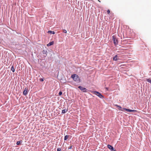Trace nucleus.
Listing matches in <instances>:
<instances>
[{"label": "nucleus", "instance_id": "nucleus-1", "mask_svg": "<svg viewBox=\"0 0 151 151\" xmlns=\"http://www.w3.org/2000/svg\"><path fill=\"white\" fill-rule=\"evenodd\" d=\"M71 78H72L73 80L75 82H81V79L76 74H73L71 75Z\"/></svg>", "mask_w": 151, "mask_h": 151}, {"label": "nucleus", "instance_id": "nucleus-2", "mask_svg": "<svg viewBox=\"0 0 151 151\" xmlns=\"http://www.w3.org/2000/svg\"><path fill=\"white\" fill-rule=\"evenodd\" d=\"M92 92L94 94L98 96L101 99H102L104 98V96L102 95L101 93L99 92L96 91H92Z\"/></svg>", "mask_w": 151, "mask_h": 151}, {"label": "nucleus", "instance_id": "nucleus-3", "mask_svg": "<svg viewBox=\"0 0 151 151\" xmlns=\"http://www.w3.org/2000/svg\"><path fill=\"white\" fill-rule=\"evenodd\" d=\"M112 40L115 45L116 46L118 44V41L117 38L115 35H114L113 36Z\"/></svg>", "mask_w": 151, "mask_h": 151}, {"label": "nucleus", "instance_id": "nucleus-4", "mask_svg": "<svg viewBox=\"0 0 151 151\" xmlns=\"http://www.w3.org/2000/svg\"><path fill=\"white\" fill-rule=\"evenodd\" d=\"M78 88L81 90L82 91L84 92H87V91H88V90L86 88H84L83 87L81 86H78Z\"/></svg>", "mask_w": 151, "mask_h": 151}, {"label": "nucleus", "instance_id": "nucleus-5", "mask_svg": "<svg viewBox=\"0 0 151 151\" xmlns=\"http://www.w3.org/2000/svg\"><path fill=\"white\" fill-rule=\"evenodd\" d=\"M123 109H124V110H125V111H127V112H132L136 111V110H131V109H128L125 108H123Z\"/></svg>", "mask_w": 151, "mask_h": 151}, {"label": "nucleus", "instance_id": "nucleus-6", "mask_svg": "<svg viewBox=\"0 0 151 151\" xmlns=\"http://www.w3.org/2000/svg\"><path fill=\"white\" fill-rule=\"evenodd\" d=\"M28 89L26 87L24 90V91L23 92V94L24 95L26 96V95L28 92Z\"/></svg>", "mask_w": 151, "mask_h": 151}, {"label": "nucleus", "instance_id": "nucleus-7", "mask_svg": "<svg viewBox=\"0 0 151 151\" xmlns=\"http://www.w3.org/2000/svg\"><path fill=\"white\" fill-rule=\"evenodd\" d=\"M107 147L110 149L111 151L114 150V147L110 145H107Z\"/></svg>", "mask_w": 151, "mask_h": 151}, {"label": "nucleus", "instance_id": "nucleus-8", "mask_svg": "<svg viewBox=\"0 0 151 151\" xmlns=\"http://www.w3.org/2000/svg\"><path fill=\"white\" fill-rule=\"evenodd\" d=\"M118 56L117 55L114 56L113 58V60L114 61H117L119 60V58H117Z\"/></svg>", "mask_w": 151, "mask_h": 151}, {"label": "nucleus", "instance_id": "nucleus-9", "mask_svg": "<svg viewBox=\"0 0 151 151\" xmlns=\"http://www.w3.org/2000/svg\"><path fill=\"white\" fill-rule=\"evenodd\" d=\"M115 106L119 108L118 109L119 110L122 111H124V109H123V108H122L120 106L117 105H115Z\"/></svg>", "mask_w": 151, "mask_h": 151}, {"label": "nucleus", "instance_id": "nucleus-10", "mask_svg": "<svg viewBox=\"0 0 151 151\" xmlns=\"http://www.w3.org/2000/svg\"><path fill=\"white\" fill-rule=\"evenodd\" d=\"M42 53H43V54L45 55V57H46V56H47V50H43L42 51Z\"/></svg>", "mask_w": 151, "mask_h": 151}, {"label": "nucleus", "instance_id": "nucleus-11", "mask_svg": "<svg viewBox=\"0 0 151 151\" xmlns=\"http://www.w3.org/2000/svg\"><path fill=\"white\" fill-rule=\"evenodd\" d=\"M54 43L53 41L50 42L47 45V46L48 47L53 45Z\"/></svg>", "mask_w": 151, "mask_h": 151}, {"label": "nucleus", "instance_id": "nucleus-12", "mask_svg": "<svg viewBox=\"0 0 151 151\" xmlns=\"http://www.w3.org/2000/svg\"><path fill=\"white\" fill-rule=\"evenodd\" d=\"M68 111V109H67V110L65 109H63L62 110V114H64L66 112H67Z\"/></svg>", "mask_w": 151, "mask_h": 151}, {"label": "nucleus", "instance_id": "nucleus-13", "mask_svg": "<svg viewBox=\"0 0 151 151\" xmlns=\"http://www.w3.org/2000/svg\"><path fill=\"white\" fill-rule=\"evenodd\" d=\"M48 33H50V34H54L55 33V32L53 31H48Z\"/></svg>", "mask_w": 151, "mask_h": 151}, {"label": "nucleus", "instance_id": "nucleus-14", "mask_svg": "<svg viewBox=\"0 0 151 151\" xmlns=\"http://www.w3.org/2000/svg\"><path fill=\"white\" fill-rule=\"evenodd\" d=\"M70 135H65L64 137V139L65 140H66L68 138Z\"/></svg>", "mask_w": 151, "mask_h": 151}, {"label": "nucleus", "instance_id": "nucleus-15", "mask_svg": "<svg viewBox=\"0 0 151 151\" xmlns=\"http://www.w3.org/2000/svg\"><path fill=\"white\" fill-rule=\"evenodd\" d=\"M147 81V82H149V83H150L151 84V79L149 78H148V79H146V80Z\"/></svg>", "mask_w": 151, "mask_h": 151}, {"label": "nucleus", "instance_id": "nucleus-16", "mask_svg": "<svg viewBox=\"0 0 151 151\" xmlns=\"http://www.w3.org/2000/svg\"><path fill=\"white\" fill-rule=\"evenodd\" d=\"M22 141H18L17 142V145H19L20 143H22Z\"/></svg>", "mask_w": 151, "mask_h": 151}, {"label": "nucleus", "instance_id": "nucleus-17", "mask_svg": "<svg viewBox=\"0 0 151 151\" xmlns=\"http://www.w3.org/2000/svg\"><path fill=\"white\" fill-rule=\"evenodd\" d=\"M11 70H12V71L13 72H14V71H15V69L14 68V67L13 66H12L11 68Z\"/></svg>", "mask_w": 151, "mask_h": 151}, {"label": "nucleus", "instance_id": "nucleus-18", "mask_svg": "<svg viewBox=\"0 0 151 151\" xmlns=\"http://www.w3.org/2000/svg\"><path fill=\"white\" fill-rule=\"evenodd\" d=\"M39 80L40 81L42 82L44 81V79L43 78H40Z\"/></svg>", "mask_w": 151, "mask_h": 151}, {"label": "nucleus", "instance_id": "nucleus-19", "mask_svg": "<svg viewBox=\"0 0 151 151\" xmlns=\"http://www.w3.org/2000/svg\"><path fill=\"white\" fill-rule=\"evenodd\" d=\"M63 32L65 33H66L67 32V31L65 29H63Z\"/></svg>", "mask_w": 151, "mask_h": 151}, {"label": "nucleus", "instance_id": "nucleus-20", "mask_svg": "<svg viewBox=\"0 0 151 151\" xmlns=\"http://www.w3.org/2000/svg\"><path fill=\"white\" fill-rule=\"evenodd\" d=\"M62 94V91H60L59 93H58V94L59 95H61Z\"/></svg>", "mask_w": 151, "mask_h": 151}, {"label": "nucleus", "instance_id": "nucleus-21", "mask_svg": "<svg viewBox=\"0 0 151 151\" xmlns=\"http://www.w3.org/2000/svg\"><path fill=\"white\" fill-rule=\"evenodd\" d=\"M61 149L60 148H58L57 149V151H60Z\"/></svg>", "mask_w": 151, "mask_h": 151}, {"label": "nucleus", "instance_id": "nucleus-22", "mask_svg": "<svg viewBox=\"0 0 151 151\" xmlns=\"http://www.w3.org/2000/svg\"><path fill=\"white\" fill-rule=\"evenodd\" d=\"M107 12L108 14H109L110 13V11L108 9V10H107Z\"/></svg>", "mask_w": 151, "mask_h": 151}, {"label": "nucleus", "instance_id": "nucleus-23", "mask_svg": "<svg viewBox=\"0 0 151 151\" xmlns=\"http://www.w3.org/2000/svg\"><path fill=\"white\" fill-rule=\"evenodd\" d=\"M72 146L71 145V146H70L68 148V149H71L72 148Z\"/></svg>", "mask_w": 151, "mask_h": 151}, {"label": "nucleus", "instance_id": "nucleus-24", "mask_svg": "<svg viewBox=\"0 0 151 151\" xmlns=\"http://www.w3.org/2000/svg\"><path fill=\"white\" fill-rule=\"evenodd\" d=\"M106 89L107 90H108V88H106Z\"/></svg>", "mask_w": 151, "mask_h": 151}, {"label": "nucleus", "instance_id": "nucleus-25", "mask_svg": "<svg viewBox=\"0 0 151 151\" xmlns=\"http://www.w3.org/2000/svg\"><path fill=\"white\" fill-rule=\"evenodd\" d=\"M117 52L119 53L120 52L119 51H117Z\"/></svg>", "mask_w": 151, "mask_h": 151}, {"label": "nucleus", "instance_id": "nucleus-26", "mask_svg": "<svg viewBox=\"0 0 151 151\" xmlns=\"http://www.w3.org/2000/svg\"><path fill=\"white\" fill-rule=\"evenodd\" d=\"M98 1H99V2H100V0H98Z\"/></svg>", "mask_w": 151, "mask_h": 151}]
</instances>
